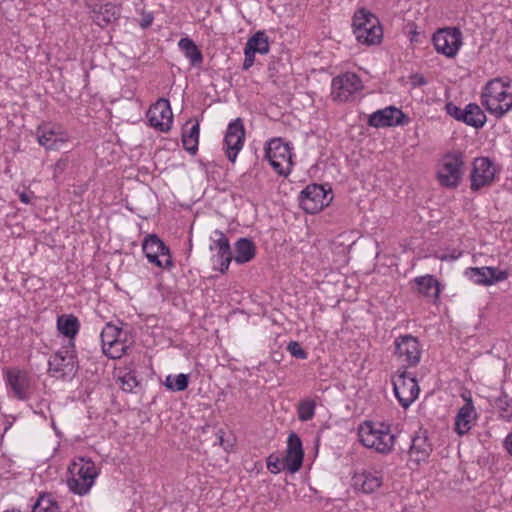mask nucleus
Masks as SVG:
<instances>
[{
    "mask_svg": "<svg viewBox=\"0 0 512 512\" xmlns=\"http://www.w3.org/2000/svg\"><path fill=\"white\" fill-rule=\"evenodd\" d=\"M316 403L310 398L303 399L298 404V418L300 421H309L315 415Z\"/></svg>",
    "mask_w": 512,
    "mask_h": 512,
    "instance_id": "obj_36",
    "label": "nucleus"
},
{
    "mask_svg": "<svg viewBox=\"0 0 512 512\" xmlns=\"http://www.w3.org/2000/svg\"><path fill=\"white\" fill-rule=\"evenodd\" d=\"M19 199L22 203L29 204V203H31V200H32V193L21 192L19 194Z\"/></svg>",
    "mask_w": 512,
    "mask_h": 512,
    "instance_id": "obj_48",
    "label": "nucleus"
},
{
    "mask_svg": "<svg viewBox=\"0 0 512 512\" xmlns=\"http://www.w3.org/2000/svg\"><path fill=\"white\" fill-rule=\"evenodd\" d=\"M144 335L152 338L153 345H157L160 339V328L158 327V317L156 315H149L145 318L143 324Z\"/></svg>",
    "mask_w": 512,
    "mask_h": 512,
    "instance_id": "obj_35",
    "label": "nucleus"
},
{
    "mask_svg": "<svg viewBox=\"0 0 512 512\" xmlns=\"http://www.w3.org/2000/svg\"><path fill=\"white\" fill-rule=\"evenodd\" d=\"M178 46L193 67H198L202 64V52L193 40L188 37L181 38L178 42Z\"/></svg>",
    "mask_w": 512,
    "mask_h": 512,
    "instance_id": "obj_27",
    "label": "nucleus"
},
{
    "mask_svg": "<svg viewBox=\"0 0 512 512\" xmlns=\"http://www.w3.org/2000/svg\"><path fill=\"white\" fill-rule=\"evenodd\" d=\"M216 254L213 256L214 262H216L219 267L218 270L224 274L229 268V265L233 259L231 247L229 246V249L222 251V250H215Z\"/></svg>",
    "mask_w": 512,
    "mask_h": 512,
    "instance_id": "obj_38",
    "label": "nucleus"
},
{
    "mask_svg": "<svg viewBox=\"0 0 512 512\" xmlns=\"http://www.w3.org/2000/svg\"><path fill=\"white\" fill-rule=\"evenodd\" d=\"M72 477L68 479V487L78 495H86L95 483L98 470L95 463L90 459L79 458L70 469Z\"/></svg>",
    "mask_w": 512,
    "mask_h": 512,
    "instance_id": "obj_5",
    "label": "nucleus"
},
{
    "mask_svg": "<svg viewBox=\"0 0 512 512\" xmlns=\"http://www.w3.org/2000/svg\"><path fill=\"white\" fill-rule=\"evenodd\" d=\"M466 275L476 284L492 285L508 278V272L495 267H471Z\"/></svg>",
    "mask_w": 512,
    "mask_h": 512,
    "instance_id": "obj_20",
    "label": "nucleus"
},
{
    "mask_svg": "<svg viewBox=\"0 0 512 512\" xmlns=\"http://www.w3.org/2000/svg\"><path fill=\"white\" fill-rule=\"evenodd\" d=\"M481 104L491 115L502 118L512 109L511 79L502 77L488 81L481 93Z\"/></svg>",
    "mask_w": 512,
    "mask_h": 512,
    "instance_id": "obj_1",
    "label": "nucleus"
},
{
    "mask_svg": "<svg viewBox=\"0 0 512 512\" xmlns=\"http://www.w3.org/2000/svg\"><path fill=\"white\" fill-rule=\"evenodd\" d=\"M394 356L402 368L415 367L421 360L422 347L418 338L411 334L400 335L394 340Z\"/></svg>",
    "mask_w": 512,
    "mask_h": 512,
    "instance_id": "obj_9",
    "label": "nucleus"
},
{
    "mask_svg": "<svg viewBox=\"0 0 512 512\" xmlns=\"http://www.w3.org/2000/svg\"><path fill=\"white\" fill-rule=\"evenodd\" d=\"M432 451L431 444L425 433L416 434L412 440L408 451L410 461L419 464L426 461Z\"/></svg>",
    "mask_w": 512,
    "mask_h": 512,
    "instance_id": "obj_23",
    "label": "nucleus"
},
{
    "mask_svg": "<svg viewBox=\"0 0 512 512\" xmlns=\"http://www.w3.org/2000/svg\"><path fill=\"white\" fill-rule=\"evenodd\" d=\"M464 174L463 154L460 152L448 153L438 164L437 180L440 185L454 189L458 187Z\"/></svg>",
    "mask_w": 512,
    "mask_h": 512,
    "instance_id": "obj_6",
    "label": "nucleus"
},
{
    "mask_svg": "<svg viewBox=\"0 0 512 512\" xmlns=\"http://www.w3.org/2000/svg\"><path fill=\"white\" fill-rule=\"evenodd\" d=\"M254 63H252L251 61H248L247 59L244 58V62H243V70H248L250 67H252Z\"/></svg>",
    "mask_w": 512,
    "mask_h": 512,
    "instance_id": "obj_51",
    "label": "nucleus"
},
{
    "mask_svg": "<svg viewBox=\"0 0 512 512\" xmlns=\"http://www.w3.org/2000/svg\"><path fill=\"white\" fill-rule=\"evenodd\" d=\"M200 126L199 123L190 127L188 132L182 134V144L184 149L192 155L198 151Z\"/></svg>",
    "mask_w": 512,
    "mask_h": 512,
    "instance_id": "obj_31",
    "label": "nucleus"
},
{
    "mask_svg": "<svg viewBox=\"0 0 512 512\" xmlns=\"http://www.w3.org/2000/svg\"><path fill=\"white\" fill-rule=\"evenodd\" d=\"M504 445L508 453L512 455V432L506 436Z\"/></svg>",
    "mask_w": 512,
    "mask_h": 512,
    "instance_id": "obj_50",
    "label": "nucleus"
},
{
    "mask_svg": "<svg viewBox=\"0 0 512 512\" xmlns=\"http://www.w3.org/2000/svg\"><path fill=\"white\" fill-rule=\"evenodd\" d=\"M446 111L454 119H456L458 121H462V116H463V114L465 112V108L462 109V108L454 105L453 103H448L446 105Z\"/></svg>",
    "mask_w": 512,
    "mask_h": 512,
    "instance_id": "obj_45",
    "label": "nucleus"
},
{
    "mask_svg": "<svg viewBox=\"0 0 512 512\" xmlns=\"http://www.w3.org/2000/svg\"><path fill=\"white\" fill-rule=\"evenodd\" d=\"M512 400L508 398V395L504 392L494 400V407L501 412L502 417H508L511 412Z\"/></svg>",
    "mask_w": 512,
    "mask_h": 512,
    "instance_id": "obj_40",
    "label": "nucleus"
},
{
    "mask_svg": "<svg viewBox=\"0 0 512 512\" xmlns=\"http://www.w3.org/2000/svg\"><path fill=\"white\" fill-rule=\"evenodd\" d=\"M210 240L211 244L209 246V249L211 251L222 250L225 252V250L229 249V239L221 230L216 229L212 233Z\"/></svg>",
    "mask_w": 512,
    "mask_h": 512,
    "instance_id": "obj_37",
    "label": "nucleus"
},
{
    "mask_svg": "<svg viewBox=\"0 0 512 512\" xmlns=\"http://www.w3.org/2000/svg\"><path fill=\"white\" fill-rule=\"evenodd\" d=\"M416 79H417V83L419 85H425L426 84V80H425V78L423 76H417Z\"/></svg>",
    "mask_w": 512,
    "mask_h": 512,
    "instance_id": "obj_52",
    "label": "nucleus"
},
{
    "mask_svg": "<svg viewBox=\"0 0 512 512\" xmlns=\"http://www.w3.org/2000/svg\"><path fill=\"white\" fill-rule=\"evenodd\" d=\"M352 26L353 33L359 43L369 46L381 42L383 30L379 19L366 9H359L355 12Z\"/></svg>",
    "mask_w": 512,
    "mask_h": 512,
    "instance_id": "obj_4",
    "label": "nucleus"
},
{
    "mask_svg": "<svg viewBox=\"0 0 512 512\" xmlns=\"http://www.w3.org/2000/svg\"><path fill=\"white\" fill-rule=\"evenodd\" d=\"M360 443L379 454H390L395 445L396 435L390 426L382 422L365 421L358 430Z\"/></svg>",
    "mask_w": 512,
    "mask_h": 512,
    "instance_id": "obj_2",
    "label": "nucleus"
},
{
    "mask_svg": "<svg viewBox=\"0 0 512 512\" xmlns=\"http://www.w3.org/2000/svg\"><path fill=\"white\" fill-rule=\"evenodd\" d=\"M353 482L356 489L371 494L381 487L383 474L381 470H364L353 476Z\"/></svg>",
    "mask_w": 512,
    "mask_h": 512,
    "instance_id": "obj_21",
    "label": "nucleus"
},
{
    "mask_svg": "<svg viewBox=\"0 0 512 512\" xmlns=\"http://www.w3.org/2000/svg\"><path fill=\"white\" fill-rule=\"evenodd\" d=\"M437 53L454 58L462 46V32L457 27L438 29L432 36Z\"/></svg>",
    "mask_w": 512,
    "mask_h": 512,
    "instance_id": "obj_13",
    "label": "nucleus"
},
{
    "mask_svg": "<svg viewBox=\"0 0 512 512\" xmlns=\"http://www.w3.org/2000/svg\"><path fill=\"white\" fill-rule=\"evenodd\" d=\"M265 156L275 172L288 176L292 169V147L281 138L271 139L265 147Z\"/></svg>",
    "mask_w": 512,
    "mask_h": 512,
    "instance_id": "obj_7",
    "label": "nucleus"
},
{
    "mask_svg": "<svg viewBox=\"0 0 512 512\" xmlns=\"http://www.w3.org/2000/svg\"><path fill=\"white\" fill-rule=\"evenodd\" d=\"M119 387L125 392H132L138 386V381L133 372H125L118 377Z\"/></svg>",
    "mask_w": 512,
    "mask_h": 512,
    "instance_id": "obj_39",
    "label": "nucleus"
},
{
    "mask_svg": "<svg viewBox=\"0 0 512 512\" xmlns=\"http://www.w3.org/2000/svg\"><path fill=\"white\" fill-rule=\"evenodd\" d=\"M255 54H256V52L252 51L251 49H249L248 47L245 46V48H244L245 59L254 63Z\"/></svg>",
    "mask_w": 512,
    "mask_h": 512,
    "instance_id": "obj_49",
    "label": "nucleus"
},
{
    "mask_svg": "<svg viewBox=\"0 0 512 512\" xmlns=\"http://www.w3.org/2000/svg\"><path fill=\"white\" fill-rule=\"evenodd\" d=\"M287 350L290 352V354L297 358V359H306L307 358V352L301 347V345L296 341H291L288 346Z\"/></svg>",
    "mask_w": 512,
    "mask_h": 512,
    "instance_id": "obj_44",
    "label": "nucleus"
},
{
    "mask_svg": "<svg viewBox=\"0 0 512 512\" xmlns=\"http://www.w3.org/2000/svg\"><path fill=\"white\" fill-rule=\"evenodd\" d=\"M49 372L56 378H66L74 375L77 370L74 341L68 342L53 354L48 362Z\"/></svg>",
    "mask_w": 512,
    "mask_h": 512,
    "instance_id": "obj_10",
    "label": "nucleus"
},
{
    "mask_svg": "<svg viewBox=\"0 0 512 512\" xmlns=\"http://www.w3.org/2000/svg\"><path fill=\"white\" fill-rule=\"evenodd\" d=\"M218 440H219V444L222 445L223 444V432L221 430L218 432Z\"/></svg>",
    "mask_w": 512,
    "mask_h": 512,
    "instance_id": "obj_53",
    "label": "nucleus"
},
{
    "mask_svg": "<svg viewBox=\"0 0 512 512\" xmlns=\"http://www.w3.org/2000/svg\"><path fill=\"white\" fill-rule=\"evenodd\" d=\"M172 121L173 115L170 103L167 99L162 97V132H166L170 129Z\"/></svg>",
    "mask_w": 512,
    "mask_h": 512,
    "instance_id": "obj_41",
    "label": "nucleus"
},
{
    "mask_svg": "<svg viewBox=\"0 0 512 512\" xmlns=\"http://www.w3.org/2000/svg\"><path fill=\"white\" fill-rule=\"evenodd\" d=\"M392 384L395 397L403 408H408L418 398V382L406 369L398 370L392 377Z\"/></svg>",
    "mask_w": 512,
    "mask_h": 512,
    "instance_id": "obj_11",
    "label": "nucleus"
},
{
    "mask_svg": "<svg viewBox=\"0 0 512 512\" xmlns=\"http://www.w3.org/2000/svg\"><path fill=\"white\" fill-rule=\"evenodd\" d=\"M476 412L471 398L458 410L455 416V431L459 436L467 434L476 420Z\"/></svg>",
    "mask_w": 512,
    "mask_h": 512,
    "instance_id": "obj_22",
    "label": "nucleus"
},
{
    "mask_svg": "<svg viewBox=\"0 0 512 512\" xmlns=\"http://www.w3.org/2000/svg\"><path fill=\"white\" fill-rule=\"evenodd\" d=\"M267 469L273 474H278L281 471L286 470L283 458L280 459L278 456L271 454L267 458Z\"/></svg>",
    "mask_w": 512,
    "mask_h": 512,
    "instance_id": "obj_42",
    "label": "nucleus"
},
{
    "mask_svg": "<svg viewBox=\"0 0 512 512\" xmlns=\"http://www.w3.org/2000/svg\"><path fill=\"white\" fill-rule=\"evenodd\" d=\"M163 384L170 391H184L189 384V375L184 373H180L178 375H168Z\"/></svg>",
    "mask_w": 512,
    "mask_h": 512,
    "instance_id": "obj_34",
    "label": "nucleus"
},
{
    "mask_svg": "<svg viewBox=\"0 0 512 512\" xmlns=\"http://www.w3.org/2000/svg\"><path fill=\"white\" fill-rule=\"evenodd\" d=\"M35 135L39 145L46 150L57 151L69 141V135L61 126L42 123L37 126Z\"/></svg>",
    "mask_w": 512,
    "mask_h": 512,
    "instance_id": "obj_15",
    "label": "nucleus"
},
{
    "mask_svg": "<svg viewBox=\"0 0 512 512\" xmlns=\"http://www.w3.org/2000/svg\"><path fill=\"white\" fill-rule=\"evenodd\" d=\"M363 88L362 80L352 72L341 74L332 80L331 96L334 101L347 102Z\"/></svg>",
    "mask_w": 512,
    "mask_h": 512,
    "instance_id": "obj_14",
    "label": "nucleus"
},
{
    "mask_svg": "<svg viewBox=\"0 0 512 512\" xmlns=\"http://www.w3.org/2000/svg\"><path fill=\"white\" fill-rule=\"evenodd\" d=\"M120 16V9L115 4L106 3L95 11V22L101 27H105L117 20Z\"/></svg>",
    "mask_w": 512,
    "mask_h": 512,
    "instance_id": "obj_29",
    "label": "nucleus"
},
{
    "mask_svg": "<svg viewBox=\"0 0 512 512\" xmlns=\"http://www.w3.org/2000/svg\"><path fill=\"white\" fill-rule=\"evenodd\" d=\"M153 20H154V17H153L152 13H150V12L143 13L141 20H140L141 28H143V29L148 28L152 24Z\"/></svg>",
    "mask_w": 512,
    "mask_h": 512,
    "instance_id": "obj_47",
    "label": "nucleus"
},
{
    "mask_svg": "<svg viewBox=\"0 0 512 512\" xmlns=\"http://www.w3.org/2000/svg\"><path fill=\"white\" fill-rule=\"evenodd\" d=\"M32 512H60V507L52 495L42 494L32 506Z\"/></svg>",
    "mask_w": 512,
    "mask_h": 512,
    "instance_id": "obj_33",
    "label": "nucleus"
},
{
    "mask_svg": "<svg viewBox=\"0 0 512 512\" xmlns=\"http://www.w3.org/2000/svg\"><path fill=\"white\" fill-rule=\"evenodd\" d=\"M142 250L150 263L160 266V238L158 235H148L142 243Z\"/></svg>",
    "mask_w": 512,
    "mask_h": 512,
    "instance_id": "obj_30",
    "label": "nucleus"
},
{
    "mask_svg": "<svg viewBox=\"0 0 512 512\" xmlns=\"http://www.w3.org/2000/svg\"><path fill=\"white\" fill-rule=\"evenodd\" d=\"M408 123V116L394 106L377 110L368 119L369 126L374 128L403 126Z\"/></svg>",
    "mask_w": 512,
    "mask_h": 512,
    "instance_id": "obj_18",
    "label": "nucleus"
},
{
    "mask_svg": "<svg viewBox=\"0 0 512 512\" xmlns=\"http://www.w3.org/2000/svg\"><path fill=\"white\" fill-rule=\"evenodd\" d=\"M4 379L9 396L19 400L28 401L34 393V384L31 376L18 368L4 370Z\"/></svg>",
    "mask_w": 512,
    "mask_h": 512,
    "instance_id": "obj_8",
    "label": "nucleus"
},
{
    "mask_svg": "<svg viewBox=\"0 0 512 512\" xmlns=\"http://www.w3.org/2000/svg\"><path fill=\"white\" fill-rule=\"evenodd\" d=\"M245 141V128L240 118L229 123L224 137L225 154L232 163L236 161L238 153Z\"/></svg>",
    "mask_w": 512,
    "mask_h": 512,
    "instance_id": "obj_17",
    "label": "nucleus"
},
{
    "mask_svg": "<svg viewBox=\"0 0 512 512\" xmlns=\"http://www.w3.org/2000/svg\"><path fill=\"white\" fill-rule=\"evenodd\" d=\"M304 451L300 437L291 433L287 440L286 455L283 457L286 471L295 473L300 470L303 463Z\"/></svg>",
    "mask_w": 512,
    "mask_h": 512,
    "instance_id": "obj_19",
    "label": "nucleus"
},
{
    "mask_svg": "<svg viewBox=\"0 0 512 512\" xmlns=\"http://www.w3.org/2000/svg\"><path fill=\"white\" fill-rule=\"evenodd\" d=\"M497 169L495 164L487 157H478L473 161L470 174V188L472 191H478L483 187L492 185Z\"/></svg>",
    "mask_w": 512,
    "mask_h": 512,
    "instance_id": "obj_16",
    "label": "nucleus"
},
{
    "mask_svg": "<svg viewBox=\"0 0 512 512\" xmlns=\"http://www.w3.org/2000/svg\"><path fill=\"white\" fill-rule=\"evenodd\" d=\"M414 282L417 285L418 292L423 296L433 299L439 297L440 283L432 275L416 277Z\"/></svg>",
    "mask_w": 512,
    "mask_h": 512,
    "instance_id": "obj_24",
    "label": "nucleus"
},
{
    "mask_svg": "<svg viewBox=\"0 0 512 512\" xmlns=\"http://www.w3.org/2000/svg\"><path fill=\"white\" fill-rule=\"evenodd\" d=\"M245 46L256 53L267 54L269 52L268 37L262 31H258L250 37Z\"/></svg>",
    "mask_w": 512,
    "mask_h": 512,
    "instance_id": "obj_32",
    "label": "nucleus"
},
{
    "mask_svg": "<svg viewBox=\"0 0 512 512\" xmlns=\"http://www.w3.org/2000/svg\"><path fill=\"white\" fill-rule=\"evenodd\" d=\"M331 189L325 190L322 185L311 184L300 192L299 203L308 214H316L332 201Z\"/></svg>",
    "mask_w": 512,
    "mask_h": 512,
    "instance_id": "obj_12",
    "label": "nucleus"
},
{
    "mask_svg": "<svg viewBox=\"0 0 512 512\" xmlns=\"http://www.w3.org/2000/svg\"><path fill=\"white\" fill-rule=\"evenodd\" d=\"M462 122L474 128H481L486 123V115L480 106L475 103H469L465 107Z\"/></svg>",
    "mask_w": 512,
    "mask_h": 512,
    "instance_id": "obj_28",
    "label": "nucleus"
},
{
    "mask_svg": "<svg viewBox=\"0 0 512 512\" xmlns=\"http://www.w3.org/2000/svg\"><path fill=\"white\" fill-rule=\"evenodd\" d=\"M256 253L254 243L247 238H240L235 243V256L233 259L238 264H244L251 261Z\"/></svg>",
    "mask_w": 512,
    "mask_h": 512,
    "instance_id": "obj_26",
    "label": "nucleus"
},
{
    "mask_svg": "<svg viewBox=\"0 0 512 512\" xmlns=\"http://www.w3.org/2000/svg\"><path fill=\"white\" fill-rule=\"evenodd\" d=\"M167 256L165 263L162 264V269H171L173 267V260L170 253V249L165 243L162 241V257Z\"/></svg>",
    "mask_w": 512,
    "mask_h": 512,
    "instance_id": "obj_46",
    "label": "nucleus"
},
{
    "mask_svg": "<svg viewBox=\"0 0 512 512\" xmlns=\"http://www.w3.org/2000/svg\"><path fill=\"white\" fill-rule=\"evenodd\" d=\"M160 104V98H158L149 108L147 112V118L149 121V124L158 129L160 128V119L158 118L156 111L158 109V105Z\"/></svg>",
    "mask_w": 512,
    "mask_h": 512,
    "instance_id": "obj_43",
    "label": "nucleus"
},
{
    "mask_svg": "<svg viewBox=\"0 0 512 512\" xmlns=\"http://www.w3.org/2000/svg\"><path fill=\"white\" fill-rule=\"evenodd\" d=\"M3 512H21V511L19 509H17V508H12V509H7V510H5Z\"/></svg>",
    "mask_w": 512,
    "mask_h": 512,
    "instance_id": "obj_54",
    "label": "nucleus"
},
{
    "mask_svg": "<svg viewBox=\"0 0 512 512\" xmlns=\"http://www.w3.org/2000/svg\"><path fill=\"white\" fill-rule=\"evenodd\" d=\"M57 329L62 335L69 338V342L74 341L75 336L79 332L80 323L77 317L72 314L60 315L57 318Z\"/></svg>",
    "mask_w": 512,
    "mask_h": 512,
    "instance_id": "obj_25",
    "label": "nucleus"
},
{
    "mask_svg": "<svg viewBox=\"0 0 512 512\" xmlns=\"http://www.w3.org/2000/svg\"><path fill=\"white\" fill-rule=\"evenodd\" d=\"M102 351L111 359H119L132 347L134 340L128 325L107 323L100 334Z\"/></svg>",
    "mask_w": 512,
    "mask_h": 512,
    "instance_id": "obj_3",
    "label": "nucleus"
}]
</instances>
